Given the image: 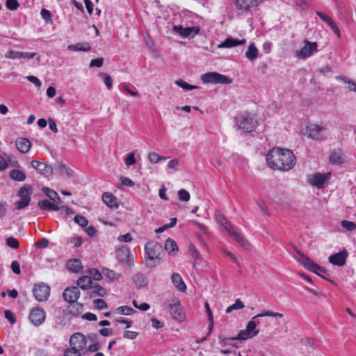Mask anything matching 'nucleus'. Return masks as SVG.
<instances>
[{
	"instance_id": "1",
	"label": "nucleus",
	"mask_w": 356,
	"mask_h": 356,
	"mask_svg": "<svg viewBox=\"0 0 356 356\" xmlns=\"http://www.w3.org/2000/svg\"><path fill=\"white\" fill-rule=\"evenodd\" d=\"M266 160L269 168L288 171L295 165L296 159L292 151L273 147L267 154Z\"/></svg>"
},
{
	"instance_id": "2",
	"label": "nucleus",
	"mask_w": 356,
	"mask_h": 356,
	"mask_svg": "<svg viewBox=\"0 0 356 356\" xmlns=\"http://www.w3.org/2000/svg\"><path fill=\"white\" fill-rule=\"evenodd\" d=\"M145 262L148 268H153L161 263V255L163 254V247L158 242L151 241L145 245Z\"/></svg>"
},
{
	"instance_id": "3",
	"label": "nucleus",
	"mask_w": 356,
	"mask_h": 356,
	"mask_svg": "<svg viewBox=\"0 0 356 356\" xmlns=\"http://www.w3.org/2000/svg\"><path fill=\"white\" fill-rule=\"evenodd\" d=\"M236 124L238 129L251 132L256 127V120L249 114H241L235 118Z\"/></svg>"
},
{
	"instance_id": "4",
	"label": "nucleus",
	"mask_w": 356,
	"mask_h": 356,
	"mask_svg": "<svg viewBox=\"0 0 356 356\" xmlns=\"http://www.w3.org/2000/svg\"><path fill=\"white\" fill-rule=\"evenodd\" d=\"M201 80L204 83L213 84H229L232 82L228 76L215 72L204 74L201 76Z\"/></svg>"
},
{
	"instance_id": "5",
	"label": "nucleus",
	"mask_w": 356,
	"mask_h": 356,
	"mask_svg": "<svg viewBox=\"0 0 356 356\" xmlns=\"http://www.w3.org/2000/svg\"><path fill=\"white\" fill-rule=\"evenodd\" d=\"M308 137L316 141H323L327 139L326 128L317 124H310L307 127Z\"/></svg>"
},
{
	"instance_id": "6",
	"label": "nucleus",
	"mask_w": 356,
	"mask_h": 356,
	"mask_svg": "<svg viewBox=\"0 0 356 356\" xmlns=\"http://www.w3.org/2000/svg\"><path fill=\"white\" fill-rule=\"evenodd\" d=\"M164 306L168 309L170 314L175 319L179 321H184V314L182 312V309L178 300H167L164 302Z\"/></svg>"
},
{
	"instance_id": "7",
	"label": "nucleus",
	"mask_w": 356,
	"mask_h": 356,
	"mask_svg": "<svg viewBox=\"0 0 356 356\" xmlns=\"http://www.w3.org/2000/svg\"><path fill=\"white\" fill-rule=\"evenodd\" d=\"M331 177L330 172H327L325 174L322 173H314L313 175H309L307 177V181L312 186H316L318 188H321L323 187L324 184L330 179Z\"/></svg>"
},
{
	"instance_id": "8",
	"label": "nucleus",
	"mask_w": 356,
	"mask_h": 356,
	"mask_svg": "<svg viewBox=\"0 0 356 356\" xmlns=\"http://www.w3.org/2000/svg\"><path fill=\"white\" fill-rule=\"evenodd\" d=\"M316 51H317V43L305 40L304 47L296 52V57L299 59H305L310 57Z\"/></svg>"
},
{
	"instance_id": "9",
	"label": "nucleus",
	"mask_w": 356,
	"mask_h": 356,
	"mask_svg": "<svg viewBox=\"0 0 356 356\" xmlns=\"http://www.w3.org/2000/svg\"><path fill=\"white\" fill-rule=\"evenodd\" d=\"M221 225L224 227L225 229L227 231L229 236L233 237L236 242H238L243 248L245 250H248L250 247V245L248 241H246L242 236H241L238 233H237L234 229L233 227L229 224V222L227 220L225 222H222Z\"/></svg>"
},
{
	"instance_id": "10",
	"label": "nucleus",
	"mask_w": 356,
	"mask_h": 356,
	"mask_svg": "<svg viewBox=\"0 0 356 356\" xmlns=\"http://www.w3.org/2000/svg\"><path fill=\"white\" fill-rule=\"evenodd\" d=\"M87 344V339L85 336L80 332L73 334L70 339V348L81 352Z\"/></svg>"
},
{
	"instance_id": "11",
	"label": "nucleus",
	"mask_w": 356,
	"mask_h": 356,
	"mask_svg": "<svg viewBox=\"0 0 356 356\" xmlns=\"http://www.w3.org/2000/svg\"><path fill=\"white\" fill-rule=\"evenodd\" d=\"M172 30L182 38H193L199 33V27H183L182 26H173Z\"/></svg>"
},
{
	"instance_id": "12",
	"label": "nucleus",
	"mask_w": 356,
	"mask_h": 356,
	"mask_svg": "<svg viewBox=\"0 0 356 356\" xmlns=\"http://www.w3.org/2000/svg\"><path fill=\"white\" fill-rule=\"evenodd\" d=\"M33 293L36 300L44 301L49 296L50 288L44 283L37 284L33 289Z\"/></svg>"
},
{
	"instance_id": "13",
	"label": "nucleus",
	"mask_w": 356,
	"mask_h": 356,
	"mask_svg": "<svg viewBox=\"0 0 356 356\" xmlns=\"http://www.w3.org/2000/svg\"><path fill=\"white\" fill-rule=\"evenodd\" d=\"M117 258L120 262L124 263L129 267L134 265V258L127 247H122L117 250Z\"/></svg>"
},
{
	"instance_id": "14",
	"label": "nucleus",
	"mask_w": 356,
	"mask_h": 356,
	"mask_svg": "<svg viewBox=\"0 0 356 356\" xmlns=\"http://www.w3.org/2000/svg\"><path fill=\"white\" fill-rule=\"evenodd\" d=\"M298 257H295L298 263L302 265L306 269L314 273L316 268H318V265L306 256L301 251L296 249Z\"/></svg>"
},
{
	"instance_id": "15",
	"label": "nucleus",
	"mask_w": 356,
	"mask_h": 356,
	"mask_svg": "<svg viewBox=\"0 0 356 356\" xmlns=\"http://www.w3.org/2000/svg\"><path fill=\"white\" fill-rule=\"evenodd\" d=\"M45 312L39 307L33 308L29 314V319L35 325H41L45 320Z\"/></svg>"
},
{
	"instance_id": "16",
	"label": "nucleus",
	"mask_w": 356,
	"mask_h": 356,
	"mask_svg": "<svg viewBox=\"0 0 356 356\" xmlns=\"http://www.w3.org/2000/svg\"><path fill=\"white\" fill-rule=\"evenodd\" d=\"M80 291L76 286H68L63 291V298L69 303L76 302L80 297Z\"/></svg>"
},
{
	"instance_id": "17",
	"label": "nucleus",
	"mask_w": 356,
	"mask_h": 356,
	"mask_svg": "<svg viewBox=\"0 0 356 356\" xmlns=\"http://www.w3.org/2000/svg\"><path fill=\"white\" fill-rule=\"evenodd\" d=\"M348 256V252L346 250H343L338 253L330 255L328 258V261L333 265L343 266L346 264Z\"/></svg>"
},
{
	"instance_id": "18",
	"label": "nucleus",
	"mask_w": 356,
	"mask_h": 356,
	"mask_svg": "<svg viewBox=\"0 0 356 356\" xmlns=\"http://www.w3.org/2000/svg\"><path fill=\"white\" fill-rule=\"evenodd\" d=\"M263 0H236V6L238 10L248 11L251 8L257 6Z\"/></svg>"
},
{
	"instance_id": "19",
	"label": "nucleus",
	"mask_w": 356,
	"mask_h": 356,
	"mask_svg": "<svg viewBox=\"0 0 356 356\" xmlns=\"http://www.w3.org/2000/svg\"><path fill=\"white\" fill-rule=\"evenodd\" d=\"M31 164L33 168L44 175H49L53 173L52 166L46 163L33 160Z\"/></svg>"
},
{
	"instance_id": "20",
	"label": "nucleus",
	"mask_w": 356,
	"mask_h": 356,
	"mask_svg": "<svg viewBox=\"0 0 356 356\" xmlns=\"http://www.w3.org/2000/svg\"><path fill=\"white\" fill-rule=\"evenodd\" d=\"M102 200L111 209H116L119 207L118 199L111 193L104 192L102 194Z\"/></svg>"
},
{
	"instance_id": "21",
	"label": "nucleus",
	"mask_w": 356,
	"mask_h": 356,
	"mask_svg": "<svg viewBox=\"0 0 356 356\" xmlns=\"http://www.w3.org/2000/svg\"><path fill=\"white\" fill-rule=\"evenodd\" d=\"M246 43L245 39L238 40L232 37L227 38L224 42L218 45L219 48H231L233 47L242 45Z\"/></svg>"
},
{
	"instance_id": "22",
	"label": "nucleus",
	"mask_w": 356,
	"mask_h": 356,
	"mask_svg": "<svg viewBox=\"0 0 356 356\" xmlns=\"http://www.w3.org/2000/svg\"><path fill=\"white\" fill-rule=\"evenodd\" d=\"M15 146L20 152L26 153L29 151L31 143L29 139L20 138L17 139Z\"/></svg>"
},
{
	"instance_id": "23",
	"label": "nucleus",
	"mask_w": 356,
	"mask_h": 356,
	"mask_svg": "<svg viewBox=\"0 0 356 356\" xmlns=\"http://www.w3.org/2000/svg\"><path fill=\"white\" fill-rule=\"evenodd\" d=\"M171 280L175 286L180 291L184 292L186 291V286L179 273H174L171 276Z\"/></svg>"
},
{
	"instance_id": "24",
	"label": "nucleus",
	"mask_w": 356,
	"mask_h": 356,
	"mask_svg": "<svg viewBox=\"0 0 356 356\" xmlns=\"http://www.w3.org/2000/svg\"><path fill=\"white\" fill-rule=\"evenodd\" d=\"M133 281L137 288H144L148 285L147 278L140 273H138L133 276Z\"/></svg>"
},
{
	"instance_id": "25",
	"label": "nucleus",
	"mask_w": 356,
	"mask_h": 356,
	"mask_svg": "<svg viewBox=\"0 0 356 356\" xmlns=\"http://www.w3.org/2000/svg\"><path fill=\"white\" fill-rule=\"evenodd\" d=\"M76 284L81 289L86 290L91 287L92 281L90 276L83 275L77 280Z\"/></svg>"
},
{
	"instance_id": "26",
	"label": "nucleus",
	"mask_w": 356,
	"mask_h": 356,
	"mask_svg": "<svg viewBox=\"0 0 356 356\" xmlns=\"http://www.w3.org/2000/svg\"><path fill=\"white\" fill-rule=\"evenodd\" d=\"M67 268L71 272L79 273L81 272L83 266L81 260L78 259H73L67 262Z\"/></svg>"
},
{
	"instance_id": "27",
	"label": "nucleus",
	"mask_w": 356,
	"mask_h": 356,
	"mask_svg": "<svg viewBox=\"0 0 356 356\" xmlns=\"http://www.w3.org/2000/svg\"><path fill=\"white\" fill-rule=\"evenodd\" d=\"M90 44L86 42L70 44L67 47V49L72 51H88L90 50Z\"/></svg>"
},
{
	"instance_id": "28",
	"label": "nucleus",
	"mask_w": 356,
	"mask_h": 356,
	"mask_svg": "<svg viewBox=\"0 0 356 356\" xmlns=\"http://www.w3.org/2000/svg\"><path fill=\"white\" fill-rule=\"evenodd\" d=\"M38 206L41 209H47L52 211H59L60 209V207L58 204L52 203L48 200L40 201L38 202Z\"/></svg>"
},
{
	"instance_id": "29",
	"label": "nucleus",
	"mask_w": 356,
	"mask_h": 356,
	"mask_svg": "<svg viewBox=\"0 0 356 356\" xmlns=\"http://www.w3.org/2000/svg\"><path fill=\"white\" fill-rule=\"evenodd\" d=\"M259 50L254 43H251L245 52V56L249 60H254L258 57Z\"/></svg>"
},
{
	"instance_id": "30",
	"label": "nucleus",
	"mask_w": 356,
	"mask_h": 356,
	"mask_svg": "<svg viewBox=\"0 0 356 356\" xmlns=\"http://www.w3.org/2000/svg\"><path fill=\"white\" fill-rule=\"evenodd\" d=\"M70 314L73 315L80 314L83 310V306L82 304L77 301L70 302V305L68 307Z\"/></svg>"
},
{
	"instance_id": "31",
	"label": "nucleus",
	"mask_w": 356,
	"mask_h": 356,
	"mask_svg": "<svg viewBox=\"0 0 356 356\" xmlns=\"http://www.w3.org/2000/svg\"><path fill=\"white\" fill-rule=\"evenodd\" d=\"M330 162L332 164L340 165L342 163L341 152V150H334L330 155Z\"/></svg>"
},
{
	"instance_id": "32",
	"label": "nucleus",
	"mask_w": 356,
	"mask_h": 356,
	"mask_svg": "<svg viewBox=\"0 0 356 356\" xmlns=\"http://www.w3.org/2000/svg\"><path fill=\"white\" fill-rule=\"evenodd\" d=\"M9 176L12 179L18 181H24L26 177V175L22 171L16 169L10 170Z\"/></svg>"
},
{
	"instance_id": "33",
	"label": "nucleus",
	"mask_w": 356,
	"mask_h": 356,
	"mask_svg": "<svg viewBox=\"0 0 356 356\" xmlns=\"http://www.w3.org/2000/svg\"><path fill=\"white\" fill-rule=\"evenodd\" d=\"M165 249L168 254H172L175 251H178V246L176 242L170 238H168L165 243Z\"/></svg>"
},
{
	"instance_id": "34",
	"label": "nucleus",
	"mask_w": 356,
	"mask_h": 356,
	"mask_svg": "<svg viewBox=\"0 0 356 356\" xmlns=\"http://www.w3.org/2000/svg\"><path fill=\"white\" fill-rule=\"evenodd\" d=\"M188 249L191 257L195 260V261L193 264V267L195 268V266L197 264L198 261L202 260V255L199 250L196 248V247L192 244L189 245Z\"/></svg>"
},
{
	"instance_id": "35",
	"label": "nucleus",
	"mask_w": 356,
	"mask_h": 356,
	"mask_svg": "<svg viewBox=\"0 0 356 356\" xmlns=\"http://www.w3.org/2000/svg\"><path fill=\"white\" fill-rule=\"evenodd\" d=\"M259 333V330H255L252 333H250L248 331L246 332V330H241L237 337H236L234 339L246 340L257 336Z\"/></svg>"
},
{
	"instance_id": "36",
	"label": "nucleus",
	"mask_w": 356,
	"mask_h": 356,
	"mask_svg": "<svg viewBox=\"0 0 356 356\" xmlns=\"http://www.w3.org/2000/svg\"><path fill=\"white\" fill-rule=\"evenodd\" d=\"M136 312V311L135 309L127 305L118 307L115 310V313L118 314H123L127 316L132 315Z\"/></svg>"
},
{
	"instance_id": "37",
	"label": "nucleus",
	"mask_w": 356,
	"mask_h": 356,
	"mask_svg": "<svg viewBox=\"0 0 356 356\" xmlns=\"http://www.w3.org/2000/svg\"><path fill=\"white\" fill-rule=\"evenodd\" d=\"M90 288L92 289V296L94 294L96 296L104 297L107 293L106 290L104 287H102V286H100L99 284H98L97 283H95V284L92 283Z\"/></svg>"
},
{
	"instance_id": "38",
	"label": "nucleus",
	"mask_w": 356,
	"mask_h": 356,
	"mask_svg": "<svg viewBox=\"0 0 356 356\" xmlns=\"http://www.w3.org/2000/svg\"><path fill=\"white\" fill-rule=\"evenodd\" d=\"M32 194V188L30 186H23L18 191V196L21 200L27 198L31 200V195Z\"/></svg>"
},
{
	"instance_id": "39",
	"label": "nucleus",
	"mask_w": 356,
	"mask_h": 356,
	"mask_svg": "<svg viewBox=\"0 0 356 356\" xmlns=\"http://www.w3.org/2000/svg\"><path fill=\"white\" fill-rule=\"evenodd\" d=\"M244 307L243 302L240 299H237L233 305L226 309V313H231L233 310L241 309Z\"/></svg>"
},
{
	"instance_id": "40",
	"label": "nucleus",
	"mask_w": 356,
	"mask_h": 356,
	"mask_svg": "<svg viewBox=\"0 0 356 356\" xmlns=\"http://www.w3.org/2000/svg\"><path fill=\"white\" fill-rule=\"evenodd\" d=\"M166 157L161 156L155 152L149 153L148 155V160L151 163L156 164L161 160H165Z\"/></svg>"
},
{
	"instance_id": "41",
	"label": "nucleus",
	"mask_w": 356,
	"mask_h": 356,
	"mask_svg": "<svg viewBox=\"0 0 356 356\" xmlns=\"http://www.w3.org/2000/svg\"><path fill=\"white\" fill-rule=\"evenodd\" d=\"M264 316L282 317L283 315L282 314L278 312H274L272 311H264L263 313L254 316L252 318L255 319Z\"/></svg>"
},
{
	"instance_id": "42",
	"label": "nucleus",
	"mask_w": 356,
	"mask_h": 356,
	"mask_svg": "<svg viewBox=\"0 0 356 356\" xmlns=\"http://www.w3.org/2000/svg\"><path fill=\"white\" fill-rule=\"evenodd\" d=\"M175 83L178 86L181 87V88H183L184 90H192L197 88V86L190 85L188 83H186V81L181 80V79L176 81Z\"/></svg>"
},
{
	"instance_id": "43",
	"label": "nucleus",
	"mask_w": 356,
	"mask_h": 356,
	"mask_svg": "<svg viewBox=\"0 0 356 356\" xmlns=\"http://www.w3.org/2000/svg\"><path fill=\"white\" fill-rule=\"evenodd\" d=\"M6 244L7 246L13 249H17L19 246V241L13 236H9L6 238Z\"/></svg>"
},
{
	"instance_id": "44",
	"label": "nucleus",
	"mask_w": 356,
	"mask_h": 356,
	"mask_svg": "<svg viewBox=\"0 0 356 356\" xmlns=\"http://www.w3.org/2000/svg\"><path fill=\"white\" fill-rule=\"evenodd\" d=\"M341 226L343 228L348 231H353L356 229V223L347 220H343L341 221Z\"/></svg>"
},
{
	"instance_id": "45",
	"label": "nucleus",
	"mask_w": 356,
	"mask_h": 356,
	"mask_svg": "<svg viewBox=\"0 0 356 356\" xmlns=\"http://www.w3.org/2000/svg\"><path fill=\"white\" fill-rule=\"evenodd\" d=\"M295 3L300 10H305L309 6L311 0H295Z\"/></svg>"
},
{
	"instance_id": "46",
	"label": "nucleus",
	"mask_w": 356,
	"mask_h": 356,
	"mask_svg": "<svg viewBox=\"0 0 356 356\" xmlns=\"http://www.w3.org/2000/svg\"><path fill=\"white\" fill-rule=\"evenodd\" d=\"M88 273L90 274V276L92 277L94 280L99 281L102 279V275L101 273L95 269V268H91L88 270Z\"/></svg>"
},
{
	"instance_id": "47",
	"label": "nucleus",
	"mask_w": 356,
	"mask_h": 356,
	"mask_svg": "<svg viewBox=\"0 0 356 356\" xmlns=\"http://www.w3.org/2000/svg\"><path fill=\"white\" fill-rule=\"evenodd\" d=\"M5 56L6 58L10 59L22 58V52L10 50L6 54Z\"/></svg>"
},
{
	"instance_id": "48",
	"label": "nucleus",
	"mask_w": 356,
	"mask_h": 356,
	"mask_svg": "<svg viewBox=\"0 0 356 356\" xmlns=\"http://www.w3.org/2000/svg\"><path fill=\"white\" fill-rule=\"evenodd\" d=\"M30 202H31L30 199H27V198H26V199L24 198L23 200L20 199V200H19L16 202L15 208L18 210L23 209L29 204Z\"/></svg>"
},
{
	"instance_id": "49",
	"label": "nucleus",
	"mask_w": 356,
	"mask_h": 356,
	"mask_svg": "<svg viewBox=\"0 0 356 356\" xmlns=\"http://www.w3.org/2000/svg\"><path fill=\"white\" fill-rule=\"evenodd\" d=\"M178 197L181 201L184 202H188L190 200L189 193L184 189H181L178 191Z\"/></svg>"
},
{
	"instance_id": "50",
	"label": "nucleus",
	"mask_w": 356,
	"mask_h": 356,
	"mask_svg": "<svg viewBox=\"0 0 356 356\" xmlns=\"http://www.w3.org/2000/svg\"><path fill=\"white\" fill-rule=\"evenodd\" d=\"M93 303L99 309H104L108 308L107 303L103 299H95L93 300Z\"/></svg>"
},
{
	"instance_id": "51",
	"label": "nucleus",
	"mask_w": 356,
	"mask_h": 356,
	"mask_svg": "<svg viewBox=\"0 0 356 356\" xmlns=\"http://www.w3.org/2000/svg\"><path fill=\"white\" fill-rule=\"evenodd\" d=\"M74 220L77 224H79L82 227H84L88 225V220L83 216L76 215L75 216Z\"/></svg>"
},
{
	"instance_id": "52",
	"label": "nucleus",
	"mask_w": 356,
	"mask_h": 356,
	"mask_svg": "<svg viewBox=\"0 0 356 356\" xmlns=\"http://www.w3.org/2000/svg\"><path fill=\"white\" fill-rule=\"evenodd\" d=\"M316 13L323 22L327 23L328 26H330L334 22L330 17L322 12L317 10L316 11Z\"/></svg>"
},
{
	"instance_id": "53",
	"label": "nucleus",
	"mask_w": 356,
	"mask_h": 356,
	"mask_svg": "<svg viewBox=\"0 0 356 356\" xmlns=\"http://www.w3.org/2000/svg\"><path fill=\"white\" fill-rule=\"evenodd\" d=\"M42 191L51 200H54V198L57 195V193L56 191L47 187H43Z\"/></svg>"
},
{
	"instance_id": "54",
	"label": "nucleus",
	"mask_w": 356,
	"mask_h": 356,
	"mask_svg": "<svg viewBox=\"0 0 356 356\" xmlns=\"http://www.w3.org/2000/svg\"><path fill=\"white\" fill-rule=\"evenodd\" d=\"M6 6L11 10H15L18 8L19 4L17 0H6Z\"/></svg>"
},
{
	"instance_id": "55",
	"label": "nucleus",
	"mask_w": 356,
	"mask_h": 356,
	"mask_svg": "<svg viewBox=\"0 0 356 356\" xmlns=\"http://www.w3.org/2000/svg\"><path fill=\"white\" fill-rule=\"evenodd\" d=\"M4 316L11 323L14 324L16 322V318L14 314L10 310L4 311Z\"/></svg>"
},
{
	"instance_id": "56",
	"label": "nucleus",
	"mask_w": 356,
	"mask_h": 356,
	"mask_svg": "<svg viewBox=\"0 0 356 356\" xmlns=\"http://www.w3.org/2000/svg\"><path fill=\"white\" fill-rule=\"evenodd\" d=\"M104 63V58H97L95 59H92L90 63V67H101Z\"/></svg>"
},
{
	"instance_id": "57",
	"label": "nucleus",
	"mask_w": 356,
	"mask_h": 356,
	"mask_svg": "<svg viewBox=\"0 0 356 356\" xmlns=\"http://www.w3.org/2000/svg\"><path fill=\"white\" fill-rule=\"evenodd\" d=\"M63 356H81V355L80 352L72 348H68L64 351Z\"/></svg>"
},
{
	"instance_id": "58",
	"label": "nucleus",
	"mask_w": 356,
	"mask_h": 356,
	"mask_svg": "<svg viewBox=\"0 0 356 356\" xmlns=\"http://www.w3.org/2000/svg\"><path fill=\"white\" fill-rule=\"evenodd\" d=\"M42 17L47 22H49L51 21V12L45 8L42 9L40 12Z\"/></svg>"
},
{
	"instance_id": "59",
	"label": "nucleus",
	"mask_w": 356,
	"mask_h": 356,
	"mask_svg": "<svg viewBox=\"0 0 356 356\" xmlns=\"http://www.w3.org/2000/svg\"><path fill=\"white\" fill-rule=\"evenodd\" d=\"M118 239L122 243H128L131 242L133 238L130 233H127L125 234L120 235Z\"/></svg>"
},
{
	"instance_id": "60",
	"label": "nucleus",
	"mask_w": 356,
	"mask_h": 356,
	"mask_svg": "<svg viewBox=\"0 0 356 356\" xmlns=\"http://www.w3.org/2000/svg\"><path fill=\"white\" fill-rule=\"evenodd\" d=\"M124 162L127 165H134L136 163L134 154L133 152H130L124 159Z\"/></svg>"
},
{
	"instance_id": "61",
	"label": "nucleus",
	"mask_w": 356,
	"mask_h": 356,
	"mask_svg": "<svg viewBox=\"0 0 356 356\" xmlns=\"http://www.w3.org/2000/svg\"><path fill=\"white\" fill-rule=\"evenodd\" d=\"M11 269L15 274H16V275L20 274V273H21L20 265H19V263L18 261H12Z\"/></svg>"
},
{
	"instance_id": "62",
	"label": "nucleus",
	"mask_w": 356,
	"mask_h": 356,
	"mask_svg": "<svg viewBox=\"0 0 356 356\" xmlns=\"http://www.w3.org/2000/svg\"><path fill=\"white\" fill-rule=\"evenodd\" d=\"M49 245V240L46 238H42L35 243V245L38 248H45Z\"/></svg>"
},
{
	"instance_id": "63",
	"label": "nucleus",
	"mask_w": 356,
	"mask_h": 356,
	"mask_svg": "<svg viewBox=\"0 0 356 356\" xmlns=\"http://www.w3.org/2000/svg\"><path fill=\"white\" fill-rule=\"evenodd\" d=\"M27 80L33 83L36 87H40L42 85L41 81L36 76L30 75L26 77Z\"/></svg>"
},
{
	"instance_id": "64",
	"label": "nucleus",
	"mask_w": 356,
	"mask_h": 356,
	"mask_svg": "<svg viewBox=\"0 0 356 356\" xmlns=\"http://www.w3.org/2000/svg\"><path fill=\"white\" fill-rule=\"evenodd\" d=\"M245 330L246 332L248 331L250 333H252L255 330H259L258 329H256V323L253 321H250L248 323Z\"/></svg>"
}]
</instances>
